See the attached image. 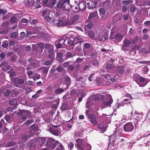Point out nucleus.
I'll return each mask as SVG.
<instances>
[{"instance_id":"7","label":"nucleus","mask_w":150,"mask_h":150,"mask_svg":"<svg viewBox=\"0 0 150 150\" xmlns=\"http://www.w3.org/2000/svg\"><path fill=\"white\" fill-rule=\"evenodd\" d=\"M54 50L51 48L49 49L47 54V57L51 61H53L54 59Z\"/></svg>"},{"instance_id":"33","label":"nucleus","mask_w":150,"mask_h":150,"mask_svg":"<svg viewBox=\"0 0 150 150\" xmlns=\"http://www.w3.org/2000/svg\"><path fill=\"white\" fill-rule=\"evenodd\" d=\"M140 76H141L139 75L138 74H136L134 75V78L135 79V81H136V80L138 81L139 80V79Z\"/></svg>"},{"instance_id":"12","label":"nucleus","mask_w":150,"mask_h":150,"mask_svg":"<svg viewBox=\"0 0 150 150\" xmlns=\"http://www.w3.org/2000/svg\"><path fill=\"white\" fill-rule=\"evenodd\" d=\"M54 140V139L52 138H50L48 139L47 141V142L45 144L46 146L48 147H50Z\"/></svg>"},{"instance_id":"30","label":"nucleus","mask_w":150,"mask_h":150,"mask_svg":"<svg viewBox=\"0 0 150 150\" xmlns=\"http://www.w3.org/2000/svg\"><path fill=\"white\" fill-rule=\"evenodd\" d=\"M102 76H103L104 78L106 79L109 80V79H110L111 75L108 74H103L102 75Z\"/></svg>"},{"instance_id":"32","label":"nucleus","mask_w":150,"mask_h":150,"mask_svg":"<svg viewBox=\"0 0 150 150\" xmlns=\"http://www.w3.org/2000/svg\"><path fill=\"white\" fill-rule=\"evenodd\" d=\"M93 64L94 66L96 67H97L98 66L99 62L98 60L96 59H95L93 60Z\"/></svg>"},{"instance_id":"18","label":"nucleus","mask_w":150,"mask_h":150,"mask_svg":"<svg viewBox=\"0 0 150 150\" xmlns=\"http://www.w3.org/2000/svg\"><path fill=\"white\" fill-rule=\"evenodd\" d=\"M56 3V0H52L51 3H48L47 5V7L50 8H53Z\"/></svg>"},{"instance_id":"34","label":"nucleus","mask_w":150,"mask_h":150,"mask_svg":"<svg viewBox=\"0 0 150 150\" xmlns=\"http://www.w3.org/2000/svg\"><path fill=\"white\" fill-rule=\"evenodd\" d=\"M149 69L147 67L144 66L143 69V71L144 74H146L148 71Z\"/></svg>"},{"instance_id":"13","label":"nucleus","mask_w":150,"mask_h":150,"mask_svg":"<svg viewBox=\"0 0 150 150\" xmlns=\"http://www.w3.org/2000/svg\"><path fill=\"white\" fill-rule=\"evenodd\" d=\"M50 131L53 135L56 136L59 135L58 130L53 128H50Z\"/></svg>"},{"instance_id":"63","label":"nucleus","mask_w":150,"mask_h":150,"mask_svg":"<svg viewBox=\"0 0 150 150\" xmlns=\"http://www.w3.org/2000/svg\"><path fill=\"white\" fill-rule=\"evenodd\" d=\"M93 24L90 23L88 24L87 25V27L88 29H91L93 27Z\"/></svg>"},{"instance_id":"21","label":"nucleus","mask_w":150,"mask_h":150,"mask_svg":"<svg viewBox=\"0 0 150 150\" xmlns=\"http://www.w3.org/2000/svg\"><path fill=\"white\" fill-rule=\"evenodd\" d=\"M65 81L67 85L69 86L71 83V80L70 77L67 76L65 78Z\"/></svg>"},{"instance_id":"42","label":"nucleus","mask_w":150,"mask_h":150,"mask_svg":"<svg viewBox=\"0 0 150 150\" xmlns=\"http://www.w3.org/2000/svg\"><path fill=\"white\" fill-rule=\"evenodd\" d=\"M33 122L31 120H28L24 123L26 125H28L31 124L32 122Z\"/></svg>"},{"instance_id":"1","label":"nucleus","mask_w":150,"mask_h":150,"mask_svg":"<svg viewBox=\"0 0 150 150\" xmlns=\"http://www.w3.org/2000/svg\"><path fill=\"white\" fill-rule=\"evenodd\" d=\"M75 141V147L78 150H87L88 147L91 148L90 145L85 143L83 139L78 138Z\"/></svg>"},{"instance_id":"53","label":"nucleus","mask_w":150,"mask_h":150,"mask_svg":"<svg viewBox=\"0 0 150 150\" xmlns=\"http://www.w3.org/2000/svg\"><path fill=\"white\" fill-rule=\"evenodd\" d=\"M69 62H64L63 64V66L64 67H68L69 65Z\"/></svg>"},{"instance_id":"41","label":"nucleus","mask_w":150,"mask_h":150,"mask_svg":"<svg viewBox=\"0 0 150 150\" xmlns=\"http://www.w3.org/2000/svg\"><path fill=\"white\" fill-rule=\"evenodd\" d=\"M65 21H66L67 22H68V25H68L69 26L70 25H71L73 24L74 22H73V21H69V19L68 18H67Z\"/></svg>"},{"instance_id":"45","label":"nucleus","mask_w":150,"mask_h":150,"mask_svg":"<svg viewBox=\"0 0 150 150\" xmlns=\"http://www.w3.org/2000/svg\"><path fill=\"white\" fill-rule=\"evenodd\" d=\"M63 149V147L62 144L61 143H59V146L56 148V149H57L58 150H62Z\"/></svg>"},{"instance_id":"24","label":"nucleus","mask_w":150,"mask_h":150,"mask_svg":"<svg viewBox=\"0 0 150 150\" xmlns=\"http://www.w3.org/2000/svg\"><path fill=\"white\" fill-rule=\"evenodd\" d=\"M28 138V137L25 134H23L21 136V139L23 142L26 141L27 140Z\"/></svg>"},{"instance_id":"5","label":"nucleus","mask_w":150,"mask_h":150,"mask_svg":"<svg viewBox=\"0 0 150 150\" xmlns=\"http://www.w3.org/2000/svg\"><path fill=\"white\" fill-rule=\"evenodd\" d=\"M123 129L124 131L127 132H130L134 129L133 125L130 122L126 123L123 127Z\"/></svg>"},{"instance_id":"52","label":"nucleus","mask_w":150,"mask_h":150,"mask_svg":"<svg viewBox=\"0 0 150 150\" xmlns=\"http://www.w3.org/2000/svg\"><path fill=\"white\" fill-rule=\"evenodd\" d=\"M53 61L48 60L46 61L45 62V64L46 66H48L51 64L52 63Z\"/></svg>"},{"instance_id":"47","label":"nucleus","mask_w":150,"mask_h":150,"mask_svg":"<svg viewBox=\"0 0 150 150\" xmlns=\"http://www.w3.org/2000/svg\"><path fill=\"white\" fill-rule=\"evenodd\" d=\"M84 47L86 49H88L89 48L90 46L91 45L90 43H85L84 45Z\"/></svg>"},{"instance_id":"6","label":"nucleus","mask_w":150,"mask_h":150,"mask_svg":"<svg viewBox=\"0 0 150 150\" xmlns=\"http://www.w3.org/2000/svg\"><path fill=\"white\" fill-rule=\"evenodd\" d=\"M113 99L111 96H106V98L102 102L103 104L106 106H110L113 102Z\"/></svg>"},{"instance_id":"23","label":"nucleus","mask_w":150,"mask_h":150,"mask_svg":"<svg viewBox=\"0 0 150 150\" xmlns=\"http://www.w3.org/2000/svg\"><path fill=\"white\" fill-rule=\"evenodd\" d=\"M68 105L67 103H64L62 105L61 107V109L62 111L67 110H68L67 108Z\"/></svg>"},{"instance_id":"38","label":"nucleus","mask_w":150,"mask_h":150,"mask_svg":"<svg viewBox=\"0 0 150 150\" xmlns=\"http://www.w3.org/2000/svg\"><path fill=\"white\" fill-rule=\"evenodd\" d=\"M112 68V65L111 64L107 63L106 65V68L108 69H111Z\"/></svg>"},{"instance_id":"4","label":"nucleus","mask_w":150,"mask_h":150,"mask_svg":"<svg viewBox=\"0 0 150 150\" xmlns=\"http://www.w3.org/2000/svg\"><path fill=\"white\" fill-rule=\"evenodd\" d=\"M53 23L54 25L57 26L58 27L66 26L68 25V22L65 21H64L59 19L54 20L53 21Z\"/></svg>"},{"instance_id":"56","label":"nucleus","mask_w":150,"mask_h":150,"mask_svg":"<svg viewBox=\"0 0 150 150\" xmlns=\"http://www.w3.org/2000/svg\"><path fill=\"white\" fill-rule=\"evenodd\" d=\"M66 57L68 58H71L72 57V54L70 52H68L66 53Z\"/></svg>"},{"instance_id":"3","label":"nucleus","mask_w":150,"mask_h":150,"mask_svg":"<svg viewBox=\"0 0 150 150\" xmlns=\"http://www.w3.org/2000/svg\"><path fill=\"white\" fill-rule=\"evenodd\" d=\"M69 0H65L63 1V3L61 1H59L57 3V6L58 8H61L63 6L64 8V9L67 10L68 9V7H69Z\"/></svg>"},{"instance_id":"31","label":"nucleus","mask_w":150,"mask_h":150,"mask_svg":"<svg viewBox=\"0 0 150 150\" xmlns=\"http://www.w3.org/2000/svg\"><path fill=\"white\" fill-rule=\"evenodd\" d=\"M45 20L48 22L50 23L52 21V18L47 15L44 17Z\"/></svg>"},{"instance_id":"62","label":"nucleus","mask_w":150,"mask_h":150,"mask_svg":"<svg viewBox=\"0 0 150 150\" xmlns=\"http://www.w3.org/2000/svg\"><path fill=\"white\" fill-rule=\"evenodd\" d=\"M69 146L70 147L71 150L73 148L74 144L72 142H70L69 144Z\"/></svg>"},{"instance_id":"17","label":"nucleus","mask_w":150,"mask_h":150,"mask_svg":"<svg viewBox=\"0 0 150 150\" xmlns=\"http://www.w3.org/2000/svg\"><path fill=\"white\" fill-rule=\"evenodd\" d=\"M59 144V142L58 141H56L54 140V141H53V142L52 144L50 147L52 149H54Z\"/></svg>"},{"instance_id":"26","label":"nucleus","mask_w":150,"mask_h":150,"mask_svg":"<svg viewBox=\"0 0 150 150\" xmlns=\"http://www.w3.org/2000/svg\"><path fill=\"white\" fill-rule=\"evenodd\" d=\"M16 100L15 98H13L9 101V103L10 105H13L15 103H16Z\"/></svg>"},{"instance_id":"43","label":"nucleus","mask_w":150,"mask_h":150,"mask_svg":"<svg viewBox=\"0 0 150 150\" xmlns=\"http://www.w3.org/2000/svg\"><path fill=\"white\" fill-rule=\"evenodd\" d=\"M146 80H148V79L145 78H144L143 77L141 76L139 79V80L140 82L143 83L146 81Z\"/></svg>"},{"instance_id":"19","label":"nucleus","mask_w":150,"mask_h":150,"mask_svg":"<svg viewBox=\"0 0 150 150\" xmlns=\"http://www.w3.org/2000/svg\"><path fill=\"white\" fill-rule=\"evenodd\" d=\"M124 44L123 46L125 47H128L130 44V43L129 40L127 39H125L123 41Z\"/></svg>"},{"instance_id":"11","label":"nucleus","mask_w":150,"mask_h":150,"mask_svg":"<svg viewBox=\"0 0 150 150\" xmlns=\"http://www.w3.org/2000/svg\"><path fill=\"white\" fill-rule=\"evenodd\" d=\"M23 112H25L27 113V114L30 115L31 112L28 110H19V112L17 113L18 115L19 116H22L23 114Z\"/></svg>"},{"instance_id":"27","label":"nucleus","mask_w":150,"mask_h":150,"mask_svg":"<svg viewBox=\"0 0 150 150\" xmlns=\"http://www.w3.org/2000/svg\"><path fill=\"white\" fill-rule=\"evenodd\" d=\"M99 11L100 14V15L103 16L104 15L105 13V10L103 8H101L99 9Z\"/></svg>"},{"instance_id":"61","label":"nucleus","mask_w":150,"mask_h":150,"mask_svg":"<svg viewBox=\"0 0 150 150\" xmlns=\"http://www.w3.org/2000/svg\"><path fill=\"white\" fill-rule=\"evenodd\" d=\"M32 34V33L30 31H28L26 33V36L27 37H28Z\"/></svg>"},{"instance_id":"10","label":"nucleus","mask_w":150,"mask_h":150,"mask_svg":"<svg viewBox=\"0 0 150 150\" xmlns=\"http://www.w3.org/2000/svg\"><path fill=\"white\" fill-rule=\"evenodd\" d=\"M30 129L32 131L36 132L39 131V128L38 125L34 123L30 126Z\"/></svg>"},{"instance_id":"29","label":"nucleus","mask_w":150,"mask_h":150,"mask_svg":"<svg viewBox=\"0 0 150 150\" xmlns=\"http://www.w3.org/2000/svg\"><path fill=\"white\" fill-rule=\"evenodd\" d=\"M40 69H41L43 70V72L44 74L47 73L49 70L48 68L45 67H42L40 68Z\"/></svg>"},{"instance_id":"60","label":"nucleus","mask_w":150,"mask_h":150,"mask_svg":"<svg viewBox=\"0 0 150 150\" xmlns=\"http://www.w3.org/2000/svg\"><path fill=\"white\" fill-rule=\"evenodd\" d=\"M8 46V44L5 42H4V43L2 45V46L6 48Z\"/></svg>"},{"instance_id":"44","label":"nucleus","mask_w":150,"mask_h":150,"mask_svg":"<svg viewBox=\"0 0 150 150\" xmlns=\"http://www.w3.org/2000/svg\"><path fill=\"white\" fill-rule=\"evenodd\" d=\"M63 68L60 65H59L57 68V70L58 72H60L62 71L63 70Z\"/></svg>"},{"instance_id":"48","label":"nucleus","mask_w":150,"mask_h":150,"mask_svg":"<svg viewBox=\"0 0 150 150\" xmlns=\"http://www.w3.org/2000/svg\"><path fill=\"white\" fill-rule=\"evenodd\" d=\"M15 144V143L13 142H8L7 146L8 147H11L13 146Z\"/></svg>"},{"instance_id":"37","label":"nucleus","mask_w":150,"mask_h":150,"mask_svg":"<svg viewBox=\"0 0 150 150\" xmlns=\"http://www.w3.org/2000/svg\"><path fill=\"white\" fill-rule=\"evenodd\" d=\"M5 119L8 122H9L11 121V118L10 116L8 115H6L5 117Z\"/></svg>"},{"instance_id":"16","label":"nucleus","mask_w":150,"mask_h":150,"mask_svg":"<svg viewBox=\"0 0 150 150\" xmlns=\"http://www.w3.org/2000/svg\"><path fill=\"white\" fill-rule=\"evenodd\" d=\"M66 36L65 35L64 36V38H66ZM62 40L60 41H59V43H57V42H56V47L57 48H61L62 47V45L63 44H64V42H65L66 40L64 39V41L62 44L61 43H60Z\"/></svg>"},{"instance_id":"35","label":"nucleus","mask_w":150,"mask_h":150,"mask_svg":"<svg viewBox=\"0 0 150 150\" xmlns=\"http://www.w3.org/2000/svg\"><path fill=\"white\" fill-rule=\"evenodd\" d=\"M10 92L11 90L9 89H8L4 93V95L5 96H9Z\"/></svg>"},{"instance_id":"51","label":"nucleus","mask_w":150,"mask_h":150,"mask_svg":"<svg viewBox=\"0 0 150 150\" xmlns=\"http://www.w3.org/2000/svg\"><path fill=\"white\" fill-rule=\"evenodd\" d=\"M11 37L13 38H15L17 36V34L16 32H13L11 33Z\"/></svg>"},{"instance_id":"46","label":"nucleus","mask_w":150,"mask_h":150,"mask_svg":"<svg viewBox=\"0 0 150 150\" xmlns=\"http://www.w3.org/2000/svg\"><path fill=\"white\" fill-rule=\"evenodd\" d=\"M40 77V76L39 74H35V76H33V79L34 80H35V78L37 79H39Z\"/></svg>"},{"instance_id":"54","label":"nucleus","mask_w":150,"mask_h":150,"mask_svg":"<svg viewBox=\"0 0 150 150\" xmlns=\"http://www.w3.org/2000/svg\"><path fill=\"white\" fill-rule=\"evenodd\" d=\"M141 52L144 53H147L148 50L146 48H143L141 50Z\"/></svg>"},{"instance_id":"20","label":"nucleus","mask_w":150,"mask_h":150,"mask_svg":"<svg viewBox=\"0 0 150 150\" xmlns=\"http://www.w3.org/2000/svg\"><path fill=\"white\" fill-rule=\"evenodd\" d=\"M88 37L91 38H93L95 36L94 33L92 30H90L88 33Z\"/></svg>"},{"instance_id":"57","label":"nucleus","mask_w":150,"mask_h":150,"mask_svg":"<svg viewBox=\"0 0 150 150\" xmlns=\"http://www.w3.org/2000/svg\"><path fill=\"white\" fill-rule=\"evenodd\" d=\"M47 9H45L43 10L42 12V14L43 16H45L46 15L47 13Z\"/></svg>"},{"instance_id":"36","label":"nucleus","mask_w":150,"mask_h":150,"mask_svg":"<svg viewBox=\"0 0 150 150\" xmlns=\"http://www.w3.org/2000/svg\"><path fill=\"white\" fill-rule=\"evenodd\" d=\"M38 46L39 47L40 49H42L44 48L45 44L43 43H40L37 44Z\"/></svg>"},{"instance_id":"22","label":"nucleus","mask_w":150,"mask_h":150,"mask_svg":"<svg viewBox=\"0 0 150 150\" xmlns=\"http://www.w3.org/2000/svg\"><path fill=\"white\" fill-rule=\"evenodd\" d=\"M64 91V89L62 88H59L54 90V93L55 94H59L63 92Z\"/></svg>"},{"instance_id":"25","label":"nucleus","mask_w":150,"mask_h":150,"mask_svg":"<svg viewBox=\"0 0 150 150\" xmlns=\"http://www.w3.org/2000/svg\"><path fill=\"white\" fill-rule=\"evenodd\" d=\"M97 4V2L95 1H93L91 2V6L89 7L90 9L95 8L96 7Z\"/></svg>"},{"instance_id":"40","label":"nucleus","mask_w":150,"mask_h":150,"mask_svg":"<svg viewBox=\"0 0 150 150\" xmlns=\"http://www.w3.org/2000/svg\"><path fill=\"white\" fill-rule=\"evenodd\" d=\"M8 65V63L5 61L3 62L1 64V66L3 67V68H5V67Z\"/></svg>"},{"instance_id":"55","label":"nucleus","mask_w":150,"mask_h":150,"mask_svg":"<svg viewBox=\"0 0 150 150\" xmlns=\"http://www.w3.org/2000/svg\"><path fill=\"white\" fill-rule=\"evenodd\" d=\"M51 119V117H48L46 118L45 121L47 123H49L50 122Z\"/></svg>"},{"instance_id":"14","label":"nucleus","mask_w":150,"mask_h":150,"mask_svg":"<svg viewBox=\"0 0 150 150\" xmlns=\"http://www.w3.org/2000/svg\"><path fill=\"white\" fill-rule=\"evenodd\" d=\"M40 38L43 40L45 41L48 40L49 38V36L47 34H43L41 35Z\"/></svg>"},{"instance_id":"58","label":"nucleus","mask_w":150,"mask_h":150,"mask_svg":"<svg viewBox=\"0 0 150 150\" xmlns=\"http://www.w3.org/2000/svg\"><path fill=\"white\" fill-rule=\"evenodd\" d=\"M125 68H123V69H120L118 70V71L119 74H123L125 71Z\"/></svg>"},{"instance_id":"28","label":"nucleus","mask_w":150,"mask_h":150,"mask_svg":"<svg viewBox=\"0 0 150 150\" xmlns=\"http://www.w3.org/2000/svg\"><path fill=\"white\" fill-rule=\"evenodd\" d=\"M17 20V18L16 17L13 16L10 19V22L11 23H15Z\"/></svg>"},{"instance_id":"15","label":"nucleus","mask_w":150,"mask_h":150,"mask_svg":"<svg viewBox=\"0 0 150 150\" xmlns=\"http://www.w3.org/2000/svg\"><path fill=\"white\" fill-rule=\"evenodd\" d=\"M123 38V36L122 34L118 33L115 35L114 38L117 40L120 41Z\"/></svg>"},{"instance_id":"50","label":"nucleus","mask_w":150,"mask_h":150,"mask_svg":"<svg viewBox=\"0 0 150 150\" xmlns=\"http://www.w3.org/2000/svg\"><path fill=\"white\" fill-rule=\"evenodd\" d=\"M75 67L74 66V65H70L68 67V69H69L71 71H72L74 70V69Z\"/></svg>"},{"instance_id":"39","label":"nucleus","mask_w":150,"mask_h":150,"mask_svg":"<svg viewBox=\"0 0 150 150\" xmlns=\"http://www.w3.org/2000/svg\"><path fill=\"white\" fill-rule=\"evenodd\" d=\"M47 140V138H40L39 139V140L40 142H41L42 143V144H44V143Z\"/></svg>"},{"instance_id":"9","label":"nucleus","mask_w":150,"mask_h":150,"mask_svg":"<svg viewBox=\"0 0 150 150\" xmlns=\"http://www.w3.org/2000/svg\"><path fill=\"white\" fill-rule=\"evenodd\" d=\"M28 61L29 63L30 66L32 67L35 66L37 63L35 60L33 58H30L28 60Z\"/></svg>"},{"instance_id":"59","label":"nucleus","mask_w":150,"mask_h":150,"mask_svg":"<svg viewBox=\"0 0 150 150\" xmlns=\"http://www.w3.org/2000/svg\"><path fill=\"white\" fill-rule=\"evenodd\" d=\"M83 61V59L82 58L78 57L77 58L76 62L78 63H81Z\"/></svg>"},{"instance_id":"64","label":"nucleus","mask_w":150,"mask_h":150,"mask_svg":"<svg viewBox=\"0 0 150 150\" xmlns=\"http://www.w3.org/2000/svg\"><path fill=\"white\" fill-rule=\"evenodd\" d=\"M149 38V36L147 34L144 35L142 37V39L143 40H146Z\"/></svg>"},{"instance_id":"8","label":"nucleus","mask_w":150,"mask_h":150,"mask_svg":"<svg viewBox=\"0 0 150 150\" xmlns=\"http://www.w3.org/2000/svg\"><path fill=\"white\" fill-rule=\"evenodd\" d=\"M88 118L90 119V122L93 125H96L98 124V121L96 120V116L94 114H91Z\"/></svg>"},{"instance_id":"49","label":"nucleus","mask_w":150,"mask_h":150,"mask_svg":"<svg viewBox=\"0 0 150 150\" xmlns=\"http://www.w3.org/2000/svg\"><path fill=\"white\" fill-rule=\"evenodd\" d=\"M124 68V66L123 65L117 66L116 67L115 69L118 71L119 69H123V68Z\"/></svg>"},{"instance_id":"2","label":"nucleus","mask_w":150,"mask_h":150,"mask_svg":"<svg viewBox=\"0 0 150 150\" xmlns=\"http://www.w3.org/2000/svg\"><path fill=\"white\" fill-rule=\"evenodd\" d=\"M11 82L14 86L20 88L21 85L24 83V81L23 79L19 77H16L12 80Z\"/></svg>"}]
</instances>
